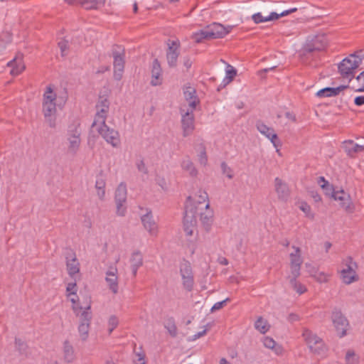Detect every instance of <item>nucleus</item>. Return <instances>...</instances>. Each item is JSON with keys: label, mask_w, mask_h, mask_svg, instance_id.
Wrapping results in <instances>:
<instances>
[{"label": "nucleus", "mask_w": 364, "mask_h": 364, "mask_svg": "<svg viewBox=\"0 0 364 364\" xmlns=\"http://www.w3.org/2000/svg\"><path fill=\"white\" fill-rule=\"evenodd\" d=\"M168 48L166 50V60L170 68H175L177 65V60L179 56L180 42L178 40L167 41Z\"/></svg>", "instance_id": "11"}, {"label": "nucleus", "mask_w": 364, "mask_h": 364, "mask_svg": "<svg viewBox=\"0 0 364 364\" xmlns=\"http://www.w3.org/2000/svg\"><path fill=\"white\" fill-rule=\"evenodd\" d=\"M302 336L304 340L306 341L308 346L309 347L310 350L314 348V346L317 344L319 346H321V343L323 342L321 338L318 337L316 334L313 333L309 329H304Z\"/></svg>", "instance_id": "25"}, {"label": "nucleus", "mask_w": 364, "mask_h": 364, "mask_svg": "<svg viewBox=\"0 0 364 364\" xmlns=\"http://www.w3.org/2000/svg\"><path fill=\"white\" fill-rule=\"evenodd\" d=\"M66 291L68 292V296H75L77 292V285L75 282L68 283L66 287Z\"/></svg>", "instance_id": "50"}, {"label": "nucleus", "mask_w": 364, "mask_h": 364, "mask_svg": "<svg viewBox=\"0 0 364 364\" xmlns=\"http://www.w3.org/2000/svg\"><path fill=\"white\" fill-rule=\"evenodd\" d=\"M58 44L60 49L61 55L65 56L68 54L67 50H68V41L63 38L60 40Z\"/></svg>", "instance_id": "49"}, {"label": "nucleus", "mask_w": 364, "mask_h": 364, "mask_svg": "<svg viewBox=\"0 0 364 364\" xmlns=\"http://www.w3.org/2000/svg\"><path fill=\"white\" fill-rule=\"evenodd\" d=\"M354 103L357 106H362L364 105V95L358 96L354 99Z\"/></svg>", "instance_id": "60"}, {"label": "nucleus", "mask_w": 364, "mask_h": 364, "mask_svg": "<svg viewBox=\"0 0 364 364\" xmlns=\"http://www.w3.org/2000/svg\"><path fill=\"white\" fill-rule=\"evenodd\" d=\"M348 87V85H340L337 87H325L318 90L316 92V96L318 97L336 96L340 93L341 91H343Z\"/></svg>", "instance_id": "24"}, {"label": "nucleus", "mask_w": 364, "mask_h": 364, "mask_svg": "<svg viewBox=\"0 0 364 364\" xmlns=\"http://www.w3.org/2000/svg\"><path fill=\"white\" fill-rule=\"evenodd\" d=\"M88 321L89 320H83L78 326L79 333L82 341H86L88 337L90 329V323Z\"/></svg>", "instance_id": "36"}, {"label": "nucleus", "mask_w": 364, "mask_h": 364, "mask_svg": "<svg viewBox=\"0 0 364 364\" xmlns=\"http://www.w3.org/2000/svg\"><path fill=\"white\" fill-rule=\"evenodd\" d=\"M109 92L107 89L100 91L97 102L96 104L97 113L95 117L92 127L97 126L98 121H106L107 113L109 109L110 102L109 101Z\"/></svg>", "instance_id": "2"}, {"label": "nucleus", "mask_w": 364, "mask_h": 364, "mask_svg": "<svg viewBox=\"0 0 364 364\" xmlns=\"http://www.w3.org/2000/svg\"><path fill=\"white\" fill-rule=\"evenodd\" d=\"M346 364H358V357L356 356L355 352L352 350H348L346 355Z\"/></svg>", "instance_id": "44"}, {"label": "nucleus", "mask_w": 364, "mask_h": 364, "mask_svg": "<svg viewBox=\"0 0 364 364\" xmlns=\"http://www.w3.org/2000/svg\"><path fill=\"white\" fill-rule=\"evenodd\" d=\"M336 331L339 337L342 338L346 335L348 329V320H333Z\"/></svg>", "instance_id": "30"}, {"label": "nucleus", "mask_w": 364, "mask_h": 364, "mask_svg": "<svg viewBox=\"0 0 364 364\" xmlns=\"http://www.w3.org/2000/svg\"><path fill=\"white\" fill-rule=\"evenodd\" d=\"M252 18L255 23H260L267 21V20H266V17H264L261 13L253 14Z\"/></svg>", "instance_id": "53"}, {"label": "nucleus", "mask_w": 364, "mask_h": 364, "mask_svg": "<svg viewBox=\"0 0 364 364\" xmlns=\"http://www.w3.org/2000/svg\"><path fill=\"white\" fill-rule=\"evenodd\" d=\"M256 127L262 134L264 135L270 140L274 147L277 148L281 146V141L279 140L277 134L274 132L273 128L267 127L260 120H258L256 122Z\"/></svg>", "instance_id": "12"}, {"label": "nucleus", "mask_w": 364, "mask_h": 364, "mask_svg": "<svg viewBox=\"0 0 364 364\" xmlns=\"http://www.w3.org/2000/svg\"><path fill=\"white\" fill-rule=\"evenodd\" d=\"M231 27L225 28L220 23H214L206 27L211 39L222 38L230 31Z\"/></svg>", "instance_id": "15"}, {"label": "nucleus", "mask_w": 364, "mask_h": 364, "mask_svg": "<svg viewBox=\"0 0 364 364\" xmlns=\"http://www.w3.org/2000/svg\"><path fill=\"white\" fill-rule=\"evenodd\" d=\"M279 17L280 14H278L276 12H272L268 16H266V20H267V21H273L278 19Z\"/></svg>", "instance_id": "61"}, {"label": "nucleus", "mask_w": 364, "mask_h": 364, "mask_svg": "<svg viewBox=\"0 0 364 364\" xmlns=\"http://www.w3.org/2000/svg\"><path fill=\"white\" fill-rule=\"evenodd\" d=\"M105 281L109 287V289L113 294L118 292V277L117 269L111 267L106 272Z\"/></svg>", "instance_id": "20"}, {"label": "nucleus", "mask_w": 364, "mask_h": 364, "mask_svg": "<svg viewBox=\"0 0 364 364\" xmlns=\"http://www.w3.org/2000/svg\"><path fill=\"white\" fill-rule=\"evenodd\" d=\"M299 208L306 214L307 217L314 218V214L311 213V207L306 202H302L299 206Z\"/></svg>", "instance_id": "51"}, {"label": "nucleus", "mask_w": 364, "mask_h": 364, "mask_svg": "<svg viewBox=\"0 0 364 364\" xmlns=\"http://www.w3.org/2000/svg\"><path fill=\"white\" fill-rule=\"evenodd\" d=\"M156 181L158 185L160 186L163 190H166L167 188L166 180L164 178H158Z\"/></svg>", "instance_id": "62"}, {"label": "nucleus", "mask_w": 364, "mask_h": 364, "mask_svg": "<svg viewBox=\"0 0 364 364\" xmlns=\"http://www.w3.org/2000/svg\"><path fill=\"white\" fill-rule=\"evenodd\" d=\"M353 264L355 265V263H353L352 258L348 257L346 263V268L341 270V272L343 282L346 284H350L352 282L358 280L356 272L353 268Z\"/></svg>", "instance_id": "14"}, {"label": "nucleus", "mask_w": 364, "mask_h": 364, "mask_svg": "<svg viewBox=\"0 0 364 364\" xmlns=\"http://www.w3.org/2000/svg\"><path fill=\"white\" fill-rule=\"evenodd\" d=\"M81 130L80 124L69 126L67 140L68 142V153L74 156L80 149L81 144Z\"/></svg>", "instance_id": "5"}, {"label": "nucleus", "mask_w": 364, "mask_h": 364, "mask_svg": "<svg viewBox=\"0 0 364 364\" xmlns=\"http://www.w3.org/2000/svg\"><path fill=\"white\" fill-rule=\"evenodd\" d=\"M183 90L184 98L188 103L187 108L196 109V105L200 102L196 89L190 85H185Z\"/></svg>", "instance_id": "18"}, {"label": "nucleus", "mask_w": 364, "mask_h": 364, "mask_svg": "<svg viewBox=\"0 0 364 364\" xmlns=\"http://www.w3.org/2000/svg\"><path fill=\"white\" fill-rule=\"evenodd\" d=\"M193 39L196 43H201L203 40H209L211 38L209 36V34L205 28V29L200 30V31L193 33Z\"/></svg>", "instance_id": "39"}, {"label": "nucleus", "mask_w": 364, "mask_h": 364, "mask_svg": "<svg viewBox=\"0 0 364 364\" xmlns=\"http://www.w3.org/2000/svg\"><path fill=\"white\" fill-rule=\"evenodd\" d=\"M183 65L187 69H188L191 67L192 60H191V58L188 56L183 58Z\"/></svg>", "instance_id": "64"}, {"label": "nucleus", "mask_w": 364, "mask_h": 364, "mask_svg": "<svg viewBox=\"0 0 364 364\" xmlns=\"http://www.w3.org/2000/svg\"><path fill=\"white\" fill-rule=\"evenodd\" d=\"M220 166L223 173L225 174L228 178L232 179L233 178L232 168L225 161L221 163Z\"/></svg>", "instance_id": "48"}, {"label": "nucleus", "mask_w": 364, "mask_h": 364, "mask_svg": "<svg viewBox=\"0 0 364 364\" xmlns=\"http://www.w3.org/2000/svg\"><path fill=\"white\" fill-rule=\"evenodd\" d=\"M132 274L136 277L138 269L143 264V257L139 251L134 252L130 258Z\"/></svg>", "instance_id": "27"}, {"label": "nucleus", "mask_w": 364, "mask_h": 364, "mask_svg": "<svg viewBox=\"0 0 364 364\" xmlns=\"http://www.w3.org/2000/svg\"><path fill=\"white\" fill-rule=\"evenodd\" d=\"M192 210H185L183 217V225H190L191 226H196V216L193 215Z\"/></svg>", "instance_id": "38"}, {"label": "nucleus", "mask_w": 364, "mask_h": 364, "mask_svg": "<svg viewBox=\"0 0 364 364\" xmlns=\"http://www.w3.org/2000/svg\"><path fill=\"white\" fill-rule=\"evenodd\" d=\"M295 252L290 254V269L291 275L300 276L301 266L303 263V259L301 256V249L298 247L292 246Z\"/></svg>", "instance_id": "13"}, {"label": "nucleus", "mask_w": 364, "mask_h": 364, "mask_svg": "<svg viewBox=\"0 0 364 364\" xmlns=\"http://www.w3.org/2000/svg\"><path fill=\"white\" fill-rule=\"evenodd\" d=\"M63 358L67 363H72L75 359V353L73 346L68 341H65L63 343Z\"/></svg>", "instance_id": "28"}, {"label": "nucleus", "mask_w": 364, "mask_h": 364, "mask_svg": "<svg viewBox=\"0 0 364 364\" xmlns=\"http://www.w3.org/2000/svg\"><path fill=\"white\" fill-rule=\"evenodd\" d=\"M75 297H72L70 298V301L73 303V310L75 312L76 314V316H82V317H84V318H87V317L89 316L90 315V312H89V310L90 309V299H89L85 305L84 306L80 305L77 301H78V300H77L75 299V296H74Z\"/></svg>", "instance_id": "22"}, {"label": "nucleus", "mask_w": 364, "mask_h": 364, "mask_svg": "<svg viewBox=\"0 0 364 364\" xmlns=\"http://www.w3.org/2000/svg\"><path fill=\"white\" fill-rule=\"evenodd\" d=\"M343 147L347 154L350 157H353L356 153L364 151V146L355 144L352 140L344 141Z\"/></svg>", "instance_id": "26"}, {"label": "nucleus", "mask_w": 364, "mask_h": 364, "mask_svg": "<svg viewBox=\"0 0 364 364\" xmlns=\"http://www.w3.org/2000/svg\"><path fill=\"white\" fill-rule=\"evenodd\" d=\"M136 167L139 171L143 172L145 174L148 173V169L143 160H141L139 162H137Z\"/></svg>", "instance_id": "55"}, {"label": "nucleus", "mask_w": 364, "mask_h": 364, "mask_svg": "<svg viewBox=\"0 0 364 364\" xmlns=\"http://www.w3.org/2000/svg\"><path fill=\"white\" fill-rule=\"evenodd\" d=\"M363 56H359L358 59H352L348 56L344 58L338 65L340 75L343 78H348L350 81L354 77L355 70L362 64Z\"/></svg>", "instance_id": "3"}, {"label": "nucleus", "mask_w": 364, "mask_h": 364, "mask_svg": "<svg viewBox=\"0 0 364 364\" xmlns=\"http://www.w3.org/2000/svg\"><path fill=\"white\" fill-rule=\"evenodd\" d=\"M180 274L184 289L191 291L193 288L194 277L191 263L188 261L184 260L181 263Z\"/></svg>", "instance_id": "10"}, {"label": "nucleus", "mask_w": 364, "mask_h": 364, "mask_svg": "<svg viewBox=\"0 0 364 364\" xmlns=\"http://www.w3.org/2000/svg\"><path fill=\"white\" fill-rule=\"evenodd\" d=\"M192 210L193 215H195L196 217L198 215V207L193 203L191 196H188L186 199V205H185V210Z\"/></svg>", "instance_id": "45"}, {"label": "nucleus", "mask_w": 364, "mask_h": 364, "mask_svg": "<svg viewBox=\"0 0 364 364\" xmlns=\"http://www.w3.org/2000/svg\"><path fill=\"white\" fill-rule=\"evenodd\" d=\"M263 344L266 348L274 350L276 354L279 355L282 353V347L277 346L272 338L265 337L263 340Z\"/></svg>", "instance_id": "33"}, {"label": "nucleus", "mask_w": 364, "mask_h": 364, "mask_svg": "<svg viewBox=\"0 0 364 364\" xmlns=\"http://www.w3.org/2000/svg\"><path fill=\"white\" fill-rule=\"evenodd\" d=\"M164 327L167 329L171 336L174 338L177 336V327L173 320H167L164 323Z\"/></svg>", "instance_id": "43"}, {"label": "nucleus", "mask_w": 364, "mask_h": 364, "mask_svg": "<svg viewBox=\"0 0 364 364\" xmlns=\"http://www.w3.org/2000/svg\"><path fill=\"white\" fill-rule=\"evenodd\" d=\"M112 53L114 58V77L115 80H120L122 77L125 64L124 48L119 45H114L112 49Z\"/></svg>", "instance_id": "4"}, {"label": "nucleus", "mask_w": 364, "mask_h": 364, "mask_svg": "<svg viewBox=\"0 0 364 364\" xmlns=\"http://www.w3.org/2000/svg\"><path fill=\"white\" fill-rule=\"evenodd\" d=\"M15 348L16 350L18 351L19 354L21 355L28 356V346L26 342L22 341L20 338H15Z\"/></svg>", "instance_id": "35"}, {"label": "nucleus", "mask_w": 364, "mask_h": 364, "mask_svg": "<svg viewBox=\"0 0 364 364\" xmlns=\"http://www.w3.org/2000/svg\"><path fill=\"white\" fill-rule=\"evenodd\" d=\"M237 75V70L230 65H228L226 70V77L224 79L225 85L230 83Z\"/></svg>", "instance_id": "42"}, {"label": "nucleus", "mask_w": 364, "mask_h": 364, "mask_svg": "<svg viewBox=\"0 0 364 364\" xmlns=\"http://www.w3.org/2000/svg\"><path fill=\"white\" fill-rule=\"evenodd\" d=\"M311 351L318 355H324L327 352V348L324 343L322 342L321 346H319L318 344L315 345L314 348L311 349Z\"/></svg>", "instance_id": "46"}, {"label": "nucleus", "mask_w": 364, "mask_h": 364, "mask_svg": "<svg viewBox=\"0 0 364 364\" xmlns=\"http://www.w3.org/2000/svg\"><path fill=\"white\" fill-rule=\"evenodd\" d=\"M8 66L12 67L11 74L18 75L25 69V65L22 64V56L16 57L13 60L8 63Z\"/></svg>", "instance_id": "29"}, {"label": "nucleus", "mask_w": 364, "mask_h": 364, "mask_svg": "<svg viewBox=\"0 0 364 364\" xmlns=\"http://www.w3.org/2000/svg\"><path fill=\"white\" fill-rule=\"evenodd\" d=\"M195 226H191L190 225H183L184 231L187 235H192L193 232V228Z\"/></svg>", "instance_id": "63"}, {"label": "nucleus", "mask_w": 364, "mask_h": 364, "mask_svg": "<svg viewBox=\"0 0 364 364\" xmlns=\"http://www.w3.org/2000/svg\"><path fill=\"white\" fill-rule=\"evenodd\" d=\"M299 277V276L290 275L289 276L288 279L294 290H295L299 294H302L306 291V288L304 285L297 282L296 279Z\"/></svg>", "instance_id": "31"}, {"label": "nucleus", "mask_w": 364, "mask_h": 364, "mask_svg": "<svg viewBox=\"0 0 364 364\" xmlns=\"http://www.w3.org/2000/svg\"><path fill=\"white\" fill-rule=\"evenodd\" d=\"M56 94L53 92L50 87H47V90L43 95V112L44 117L48 125L51 128H55L56 113Z\"/></svg>", "instance_id": "1"}, {"label": "nucleus", "mask_w": 364, "mask_h": 364, "mask_svg": "<svg viewBox=\"0 0 364 364\" xmlns=\"http://www.w3.org/2000/svg\"><path fill=\"white\" fill-rule=\"evenodd\" d=\"M100 125L97 130L102 137L113 147H117L120 144L119 134L117 131L109 128L105 123V121H98Z\"/></svg>", "instance_id": "8"}, {"label": "nucleus", "mask_w": 364, "mask_h": 364, "mask_svg": "<svg viewBox=\"0 0 364 364\" xmlns=\"http://www.w3.org/2000/svg\"><path fill=\"white\" fill-rule=\"evenodd\" d=\"M198 200L197 203L198 204H202L208 199V193L205 191H199Z\"/></svg>", "instance_id": "54"}, {"label": "nucleus", "mask_w": 364, "mask_h": 364, "mask_svg": "<svg viewBox=\"0 0 364 364\" xmlns=\"http://www.w3.org/2000/svg\"><path fill=\"white\" fill-rule=\"evenodd\" d=\"M255 327L261 333H265L269 331L270 325L268 323L267 320H256Z\"/></svg>", "instance_id": "40"}, {"label": "nucleus", "mask_w": 364, "mask_h": 364, "mask_svg": "<svg viewBox=\"0 0 364 364\" xmlns=\"http://www.w3.org/2000/svg\"><path fill=\"white\" fill-rule=\"evenodd\" d=\"M309 195L315 202H320L321 200V196L316 191H310Z\"/></svg>", "instance_id": "59"}, {"label": "nucleus", "mask_w": 364, "mask_h": 364, "mask_svg": "<svg viewBox=\"0 0 364 364\" xmlns=\"http://www.w3.org/2000/svg\"><path fill=\"white\" fill-rule=\"evenodd\" d=\"M127 196V186L124 182H122L117 186L114 193V201L117 208L116 213L119 216H124L127 212V206L125 205Z\"/></svg>", "instance_id": "9"}, {"label": "nucleus", "mask_w": 364, "mask_h": 364, "mask_svg": "<svg viewBox=\"0 0 364 364\" xmlns=\"http://www.w3.org/2000/svg\"><path fill=\"white\" fill-rule=\"evenodd\" d=\"M363 56V60L364 59V55H363V50H359L353 53H351L349 55V57L350 58H353L354 60L355 59H358L359 56Z\"/></svg>", "instance_id": "58"}, {"label": "nucleus", "mask_w": 364, "mask_h": 364, "mask_svg": "<svg viewBox=\"0 0 364 364\" xmlns=\"http://www.w3.org/2000/svg\"><path fill=\"white\" fill-rule=\"evenodd\" d=\"M105 180L102 176V174L97 176L95 182V188L97 191V196L100 200H103L105 196Z\"/></svg>", "instance_id": "32"}, {"label": "nucleus", "mask_w": 364, "mask_h": 364, "mask_svg": "<svg viewBox=\"0 0 364 364\" xmlns=\"http://www.w3.org/2000/svg\"><path fill=\"white\" fill-rule=\"evenodd\" d=\"M229 299L227 298L225 299V300L222 301H219V302H217L215 303L212 309H211V311H215L216 310H219L220 309H222L223 307V306L225 305V304L227 302V301H228Z\"/></svg>", "instance_id": "56"}, {"label": "nucleus", "mask_w": 364, "mask_h": 364, "mask_svg": "<svg viewBox=\"0 0 364 364\" xmlns=\"http://www.w3.org/2000/svg\"><path fill=\"white\" fill-rule=\"evenodd\" d=\"M317 182L321 186L322 189L328 188H329L330 191L332 190V185H331L329 182L325 179L323 176L318 177Z\"/></svg>", "instance_id": "52"}, {"label": "nucleus", "mask_w": 364, "mask_h": 364, "mask_svg": "<svg viewBox=\"0 0 364 364\" xmlns=\"http://www.w3.org/2000/svg\"><path fill=\"white\" fill-rule=\"evenodd\" d=\"M66 266L69 275L73 277L80 271V263L78 262L75 253L70 250L66 254Z\"/></svg>", "instance_id": "17"}, {"label": "nucleus", "mask_w": 364, "mask_h": 364, "mask_svg": "<svg viewBox=\"0 0 364 364\" xmlns=\"http://www.w3.org/2000/svg\"><path fill=\"white\" fill-rule=\"evenodd\" d=\"M200 220L206 230H208L213 222V213L210 211L200 213Z\"/></svg>", "instance_id": "37"}, {"label": "nucleus", "mask_w": 364, "mask_h": 364, "mask_svg": "<svg viewBox=\"0 0 364 364\" xmlns=\"http://www.w3.org/2000/svg\"><path fill=\"white\" fill-rule=\"evenodd\" d=\"M331 197L336 200L340 201V206L346 210L352 211V203L349 194L346 193L343 190L333 193L331 191Z\"/></svg>", "instance_id": "16"}, {"label": "nucleus", "mask_w": 364, "mask_h": 364, "mask_svg": "<svg viewBox=\"0 0 364 364\" xmlns=\"http://www.w3.org/2000/svg\"><path fill=\"white\" fill-rule=\"evenodd\" d=\"M198 151H200V154H198V161L200 164L202 165H206L208 162V156L206 154V149L205 145L203 143H200L198 144Z\"/></svg>", "instance_id": "41"}, {"label": "nucleus", "mask_w": 364, "mask_h": 364, "mask_svg": "<svg viewBox=\"0 0 364 364\" xmlns=\"http://www.w3.org/2000/svg\"><path fill=\"white\" fill-rule=\"evenodd\" d=\"M181 167L183 170L188 171L191 176L194 177L198 174V171L194 166L193 162L189 159H185L181 164Z\"/></svg>", "instance_id": "34"}, {"label": "nucleus", "mask_w": 364, "mask_h": 364, "mask_svg": "<svg viewBox=\"0 0 364 364\" xmlns=\"http://www.w3.org/2000/svg\"><path fill=\"white\" fill-rule=\"evenodd\" d=\"M326 45L327 40L324 35L309 36L302 48V50L304 54L321 51L325 49Z\"/></svg>", "instance_id": "7"}, {"label": "nucleus", "mask_w": 364, "mask_h": 364, "mask_svg": "<svg viewBox=\"0 0 364 364\" xmlns=\"http://www.w3.org/2000/svg\"><path fill=\"white\" fill-rule=\"evenodd\" d=\"M195 109H196L186 108V105H183L180 107L181 127L183 129V136L184 137L191 135L195 129V117L193 114Z\"/></svg>", "instance_id": "6"}, {"label": "nucleus", "mask_w": 364, "mask_h": 364, "mask_svg": "<svg viewBox=\"0 0 364 364\" xmlns=\"http://www.w3.org/2000/svg\"><path fill=\"white\" fill-rule=\"evenodd\" d=\"M162 69L158 59H154L152 63L151 80V84L153 86H157L162 83L161 77Z\"/></svg>", "instance_id": "23"}, {"label": "nucleus", "mask_w": 364, "mask_h": 364, "mask_svg": "<svg viewBox=\"0 0 364 364\" xmlns=\"http://www.w3.org/2000/svg\"><path fill=\"white\" fill-rule=\"evenodd\" d=\"M274 186L279 200L287 201L290 196L288 185L281 178L277 177L274 179Z\"/></svg>", "instance_id": "19"}, {"label": "nucleus", "mask_w": 364, "mask_h": 364, "mask_svg": "<svg viewBox=\"0 0 364 364\" xmlns=\"http://www.w3.org/2000/svg\"><path fill=\"white\" fill-rule=\"evenodd\" d=\"M100 0H80V4L85 6L87 9L95 8Z\"/></svg>", "instance_id": "47"}, {"label": "nucleus", "mask_w": 364, "mask_h": 364, "mask_svg": "<svg viewBox=\"0 0 364 364\" xmlns=\"http://www.w3.org/2000/svg\"><path fill=\"white\" fill-rule=\"evenodd\" d=\"M210 323L207 324V325H206V327H205V328L204 330H203L202 331H200V332L197 333L196 334H195V335L193 336V340H196V339H198V338H200V337L203 336L204 335H205V333H206V332H207V331H208V328H210Z\"/></svg>", "instance_id": "57"}, {"label": "nucleus", "mask_w": 364, "mask_h": 364, "mask_svg": "<svg viewBox=\"0 0 364 364\" xmlns=\"http://www.w3.org/2000/svg\"><path fill=\"white\" fill-rule=\"evenodd\" d=\"M141 223L144 228L149 231L150 235H155L157 232V225L153 219L152 213L151 210L148 211L146 214L141 217Z\"/></svg>", "instance_id": "21"}]
</instances>
